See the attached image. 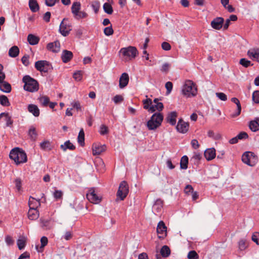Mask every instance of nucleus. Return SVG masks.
<instances>
[{"mask_svg": "<svg viewBox=\"0 0 259 259\" xmlns=\"http://www.w3.org/2000/svg\"><path fill=\"white\" fill-rule=\"evenodd\" d=\"M178 114L176 111H171L167 113L165 118L166 121L171 125H175L177 122Z\"/></svg>", "mask_w": 259, "mask_h": 259, "instance_id": "nucleus-13", "label": "nucleus"}, {"mask_svg": "<svg viewBox=\"0 0 259 259\" xmlns=\"http://www.w3.org/2000/svg\"><path fill=\"white\" fill-rule=\"evenodd\" d=\"M224 23V18L218 17L211 22L210 25L214 29L220 30L222 28Z\"/></svg>", "mask_w": 259, "mask_h": 259, "instance_id": "nucleus-12", "label": "nucleus"}, {"mask_svg": "<svg viewBox=\"0 0 259 259\" xmlns=\"http://www.w3.org/2000/svg\"><path fill=\"white\" fill-rule=\"evenodd\" d=\"M217 97L222 101H225L227 100V95L223 93H217Z\"/></svg>", "mask_w": 259, "mask_h": 259, "instance_id": "nucleus-64", "label": "nucleus"}, {"mask_svg": "<svg viewBox=\"0 0 259 259\" xmlns=\"http://www.w3.org/2000/svg\"><path fill=\"white\" fill-rule=\"evenodd\" d=\"M39 102L43 106H47L50 102V99L47 96H43L39 98Z\"/></svg>", "mask_w": 259, "mask_h": 259, "instance_id": "nucleus-47", "label": "nucleus"}, {"mask_svg": "<svg viewBox=\"0 0 259 259\" xmlns=\"http://www.w3.org/2000/svg\"><path fill=\"white\" fill-rule=\"evenodd\" d=\"M188 157L185 155L181 159L180 166L181 169H186L188 168Z\"/></svg>", "mask_w": 259, "mask_h": 259, "instance_id": "nucleus-38", "label": "nucleus"}, {"mask_svg": "<svg viewBox=\"0 0 259 259\" xmlns=\"http://www.w3.org/2000/svg\"><path fill=\"white\" fill-rule=\"evenodd\" d=\"M10 158L13 160L17 165L27 162V157L25 152L22 149L16 147L10 152Z\"/></svg>", "mask_w": 259, "mask_h": 259, "instance_id": "nucleus-1", "label": "nucleus"}, {"mask_svg": "<svg viewBox=\"0 0 259 259\" xmlns=\"http://www.w3.org/2000/svg\"><path fill=\"white\" fill-rule=\"evenodd\" d=\"M182 93L184 95L188 97L196 96L197 93L196 84L192 80H186L183 87Z\"/></svg>", "mask_w": 259, "mask_h": 259, "instance_id": "nucleus-4", "label": "nucleus"}, {"mask_svg": "<svg viewBox=\"0 0 259 259\" xmlns=\"http://www.w3.org/2000/svg\"><path fill=\"white\" fill-rule=\"evenodd\" d=\"M167 228L163 221H160L157 227V233L159 238H164L166 236Z\"/></svg>", "mask_w": 259, "mask_h": 259, "instance_id": "nucleus-11", "label": "nucleus"}, {"mask_svg": "<svg viewBox=\"0 0 259 259\" xmlns=\"http://www.w3.org/2000/svg\"><path fill=\"white\" fill-rule=\"evenodd\" d=\"M189 259H198L199 255L195 250L190 251L188 254Z\"/></svg>", "mask_w": 259, "mask_h": 259, "instance_id": "nucleus-49", "label": "nucleus"}, {"mask_svg": "<svg viewBox=\"0 0 259 259\" xmlns=\"http://www.w3.org/2000/svg\"><path fill=\"white\" fill-rule=\"evenodd\" d=\"M91 7L95 13L97 14L99 12L100 7V3L98 1H93L91 3Z\"/></svg>", "mask_w": 259, "mask_h": 259, "instance_id": "nucleus-43", "label": "nucleus"}, {"mask_svg": "<svg viewBox=\"0 0 259 259\" xmlns=\"http://www.w3.org/2000/svg\"><path fill=\"white\" fill-rule=\"evenodd\" d=\"M119 53L121 55L122 59L125 62L135 59L139 54L137 49L133 46L122 48L119 50Z\"/></svg>", "mask_w": 259, "mask_h": 259, "instance_id": "nucleus-2", "label": "nucleus"}, {"mask_svg": "<svg viewBox=\"0 0 259 259\" xmlns=\"http://www.w3.org/2000/svg\"><path fill=\"white\" fill-rule=\"evenodd\" d=\"M28 110L35 117H38L39 115V109L38 107L34 104H29L28 106Z\"/></svg>", "mask_w": 259, "mask_h": 259, "instance_id": "nucleus-28", "label": "nucleus"}, {"mask_svg": "<svg viewBox=\"0 0 259 259\" xmlns=\"http://www.w3.org/2000/svg\"><path fill=\"white\" fill-rule=\"evenodd\" d=\"M128 185L126 181H122L119 186L118 191L116 193V201L123 200L127 196L128 192Z\"/></svg>", "mask_w": 259, "mask_h": 259, "instance_id": "nucleus-6", "label": "nucleus"}, {"mask_svg": "<svg viewBox=\"0 0 259 259\" xmlns=\"http://www.w3.org/2000/svg\"><path fill=\"white\" fill-rule=\"evenodd\" d=\"M113 101L115 104H118L123 101V98L122 96L117 95L114 97Z\"/></svg>", "mask_w": 259, "mask_h": 259, "instance_id": "nucleus-58", "label": "nucleus"}, {"mask_svg": "<svg viewBox=\"0 0 259 259\" xmlns=\"http://www.w3.org/2000/svg\"><path fill=\"white\" fill-rule=\"evenodd\" d=\"M252 98L254 103H259V91H255L253 93Z\"/></svg>", "mask_w": 259, "mask_h": 259, "instance_id": "nucleus-51", "label": "nucleus"}, {"mask_svg": "<svg viewBox=\"0 0 259 259\" xmlns=\"http://www.w3.org/2000/svg\"><path fill=\"white\" fill-rule=\"evenodd\" d=\"M86 196L89 201L94 204H98L101 201V197L95 193L94 189H90Z\"/></svg>", "mask_w": 259, "mask_h": 259, "instance_id": "nucleus-9", "label": "nucleus"}, {"mask_svg": "<svg viewBox=\"0 0 259 259\" xmlns=\"http://www.w3.org/2000/svg\"><path fill=\"white\" fill-rule=\"evenodd\" d=\"M189 123L184 121L182 118L178 120L176 126L177 131L180 133L185 134L189 130Z\"/></svg>", "mask_w": 259, "mask_h": 259, "instance_id": "nucleus-10", "label": "nucleus"}, {"mask_svg": "<svg viewBox=\"0 0 259 259\" xmlns=\"http://www.w3.org/2000/svg\"><path fill=\"white\" fill-rule=\"evenodd\" d=\"M27 40L30 45H35L39 41V38L33 34H30L27 36Z\"/></svg>", "mask_w": 259, "mask_h": 259, "instance_id": "nucleus-30", "label": "nucleus"}, {"mask_svg": "<svg viewBox=\"0 0 259 259\" xmlns=\"http://www.w3.org/2000/svg\"><path fill=\"white\" fill-rule=\"evenodd\" d=\"M28 135L32 141H35L37 138V133L36 128L33 126H31L28 131Z\"/></svg>", "mask_w": 259, "mask_h": 259, "instance_id": "nucleus-33", "label": "nucleus"}, {"mask_svg": "<svg viewBox=\"0 0 259 259\" xmlns=\"http://www.w3.org/2000/svg\"><path fill=\"white\" fill-rule=\"evenodd\" d=\"M81 4L79 2H73L71 8V12L74 18L76 20L86 18L88 16V14L84 12L81 11Z\"/></svg>", "mask_w": 259, "mask_h": 259, "instance_id": "nucleus-5", "label": "nucleus"}, {"mask_svg": "<svg viewBox=\"0 0 259 259\" xmlns=\"http://www.w3.org/2000/svg\"><path fill=\"white\" fill-rule=\"evenodd\" d=\"M170 67V65L169 63H165L162 65L160 70L162 72L167 73L169 71Z\"/></svg>", "mask_w": 259, "mask_h": 259, "instance_id": "nucleus-57", "label": "nucleus"}, {"mask_svg": "<svg viewBox=\"0 0 259 259\" xmlns=\"http://www.w3.org/2000/svg\"><path fill=\"white\" fill-rule=\"evenodd\" d=\"M239 63L241 65L246 68L253 65L250 61L247 60L245 58L241 59Z\"/></svg>", "mask_w": 259, "mask_h": 259, "instance_id": "nucleus-46", "label": "nucleus"}, {"mask_svg": "<svg viewBox=\"0 0 259 259\" xmlns=\"http://www.w3.org/2000/svg\"><path fill=\"white\" fill-rule=\"evenodd\" d=\"M147 126L149 130H154L159 127V126L154 121L153 119H150L148 121L147 123Z\"/></svg>", "mask_w": 259, "mask_h": 259, "instance_id": "nucleus-41", "label": "nucleus"}, {"mask_svg": "<svg viewBox=\"0 0 259 259\" xmlns=\"http://www.w3.org/2000/svg\"><path fill=\"white\" fill-rule=\"evenodd\" d=\"M150 119H153L156 124L159 126L163 121V116L161 113L157 112L154 113L151 117Z\"/></svg>", "mask_w": 259, "mask_h": 259, "instance_id": "nucleus-25", "label": "nucleus"}, {"mask_svg": "<svg viewBox=\"0 0 259 259\" xmlns=\"http://www.w3.org/2000/svg\"><path fill=\"white\" fill-rule=\"evenodd\" d=\"M28 205L29 208L37 209L40 206V199H36L30 196L29 198Z\"/></svg>", "mask_w": 259, "mask_h": 259, "instance_id": "nucleus-21", "label": "nucleus"}, {"mask_svg": "<svg viewBox=\"0 0 259 259\" xmlns=\"http://www.w3.org/2000/svg\"><path fill=\"white\" fill-rule=\"evenodd\" d=\"M160 100L161 99L158 98H155L154 99L153 101H152L153 103L151 106V107H153V109H151V113H153L156 110L160 112L163 110L164 108L162 102H159Z\"/></svg>", "mask_w": 259, "mask_h": 259, "instance_id": "nucleus-15", "label": "nucleus"}, {"mask_svg": "<svg viewBox=\"0 0 259 259\" xmlns=\"http://www.w3.org/2000/svg\"><path fill=\"white\" fill-rule=\"evenodd\" d=\"M165 87L166 89V94L168 95L169 94L173 88V84L170 81H168L165 83Z\"/></svg>", "mask_w": 259, "mask_h": 259, "instance_id": "nucleus-53", "label": "nucleus"}, {"mask_svg": "<svg viewBox=\"0 0 259 259\" xmlns=\"http://www.w3.org/2000/svg\"><path fill=\"white\" fill-rule=\"evenodd\" d=\"M160 254L163 257H168L170 254V249L167 245H164L160 250Z\"/></svg>", "mask_w": 259, "mask_h": 259, "instance_id": "nucleus-37", "label": "nucleus"}, {"mask_svg": "<svg viewBox=\"0 0 259 259\" xmlns=\"http://www.w3.org/2000/svg\"><path fill=\"white\" fill-rule=\"evenodd\" d=\"M78 143L81 145L83 146L84 144V133L83 130L81 128L78 134L77 138Z\"/></svg>", "mask_w": 259, "mask_h": 259, "instance_id": "nucleus-40", "label": "nucleus"}, {"mask_svg": "<svg viewBox=\"0 0 259 259\" xmlns=\"http://www.w3.org/2000/svg\"><path fill=\"white\" fill-rule=\"evenodd\" d=\"M106 149V146L105 145L100 144H95L93 146V154L94 155H99Z\"/></svg>", "mask_w": 259, "mask_h": 259, "instance_id": "nucleus-16", "label": "nucleus"}, {"mask_svg": "<svg viewBox=\"0 0 259 259\" xmlns=\"http://www.w3.org/2000/svg\"><path fill=\"white\" fill-rule=\"evenodd\" d=\"M99 132L101 135H105L108 134V127L107 126H106L105 125H104V124L100 126Z\"/></svg>", "mask_w": 259, "mask_h": 259, "instance_id": "nucleus-55", "label": "nucleus"}, {"mask_svg": "<svg viewBox=\"0 0 259 259\" xmlns=\"http://www.w3.org/2000/svg\"><path fill=\"white\" fill-rule=\"evenodd\" d=\"M60 148L62 150L65 151L68 149L71 150H74L75 149V146L68 140L65 142L64 145H61Z\"/></svg>", "mask_w": 259, "mask_h": 259, "instance_id": "nucleus-34", "label": "nucleus"}, {"mask_svg": "<svg viewBox=\"0 0 259 259\" xmlns=\"http://www.w3.org/2000/svg\"><path fill=\"white\" fill-rule=\"evenodd\" d=\"M36 69L40 72H48L51 65L48 61L45 60L37 61L34 65Z\"/></svg>", "mask_w": 259, "mask_h": 259, "instance_id": "nucleus-8", "label": "nucleus"}, {"mask_svg": "<svg viewBox=\"0 0 259 259\" xmlns=\"http://www.w3.org/2000/svg\"><path fill=\"white\" fill-rule=\"evenodd\" d=\"M47 48L48 50L54 53H57L60 51V44L59 41L50 42L47 45Z\"/></svg>", "mask_w": 259, "mask_h": 259, "instance_id": "nucleus-17", "label": "nucleus"}, {"mask_svg": "<svg viewBox=\"0 0 259 259\" xmlns=\"http://www.w3.org/2000/svg\"><path fill=\"white\" fill-rule=\"evenodd\" d=\"M71 30V25L68 22L67 19H63L61 22L60 27L59 31L60 33L64 36H67L70 31Z\"/></svg>", "mask_w": 259, "mask_h": 259, "instance_id": "nucleus-7", "label": "nucleus"}, {"mask_svg": "<svg viewBox=\"0 0 259 259\" xmlns=\"http://www.w3.org/2000/svg\"><path fill=\"white\" fill-rule=\"evenodd\" d=\"M253 153L250 152H246L242 156V161L243 163L252 166L254 165V163L251 162V158H254Z\"/></svg>", "mask_w": 259, "mask_h": 259, "instance_id": "nucleus-14", "label": "nucleus"}, {"mask_svg": "<svg viewBox=\"0 0 259 259\" xmlns=\"http://www.w3.org/2000/svg\"><path fill=\"white\" fill-rule=\"evenodd\" d=\"M103 9L105 13L108 14H111L113 13V8L112 6L108 3H105L103 5Z\"/></svg>", "mask_w": 259, "mask_h": 259, "instance_id": "nucleus-42", "label": "nucleus"}, {"mask_svg": "<svg viewBox=\"0 0 259 259\" xmlns=\"http://www.w3.org/2000/svg\"><path fill=\"white\" fill-rule=\"evenodd\" d=\"M73 57V53L68 50H64L62 53L61 58L64 63L70 61Z\"/></svg>", "mask_w": 259, "mask_h": 259, "instance_id": "nucleus-24", "label": "nucleus"}, {"mask_svg": "<svg viewBox=\"0 0 259 259\" xmlns=\"http://www.w3.org/2000/svg\"><path fill=\"white\" fill-rule=\"evenodd\" d=\"M40 243H41V246L39 248H40V249H41V250H38V251H39V252L42 251L44 250V247L47 245V244L48 243V240L47 237H46L45 236L42 237L40 238Z\"/></svg>", "mask_w": 259, "mask_h": 259, "instance_id": "nucleus-45", "label": "nucleus"}, {"mask_svg": "<svg viewBox=\"0 0 259 259\" xmlns=\"http://www.w3.org/2000/svg\"><path fill=\"white\" fill-rule=\"evenodd\" d=\"M26 237L24 236L20 237L17 240V244L18 247L20 250L23 249L26 244Z\"/></svg>", "mask_w": 259, "mask_h": 259, "instance_id": "nucleus-31", "label": "nucleus"}, {"mask_svg": "<svg viewBox=\"0 0 259 259\" xmlns=\"http://www.w3.org/2000/svg\"><path fill=\"white\" fill-rule=\"evenodd\" d=\"M29 58L28 55H25L21 59L22 63L25 66H28L29 64Z\"/></svg>", "mask_w": 259, "mask_h": 259, "instance_id": "nucleus-62", "label": "nucleus"}, {"mask_svg": "<svg viewBox=\"0 0 259 259\" xmlns=\"http://www.w3.org/2000/svg\"><path fill=\"white\" fill-rule=\"evenodd\" d=\"M143 108L145 109L148 110V111H151V109H153V107H151L152 105V101L150 98H147L143 101Z\"/></svg>", "mask_w": 259, "mask_h": 259, "instance_id": "nucleus-36", "label": "nucleus"}, {"mask_svg": "<svg viewBox=\"0 0 259 259\" xmlns=\"http://www.w3.org/2000/svg\"><path fill=\"white\" fill-rule=\"evenodd\" d=\"M238 246L240 250H243L247 247V243L245 240L242 239L239 241Z\"/></svg>", "mask_w": 259, "mask_h": 259, "instance_id": "nucleus-48", "label": "nucleus"}, {"mask_svg": "<svg viewBox=\"0 0 259 259\" xmlns=\"http://www.w3.org/2000/svg\"><path fill=\"white\" fill-rule=\"evenodd\" d=\"M50 143L49 141H45L40 144V148L42 150L50 149Z\"/></svg>", "mask_w": 259, "mask_h": 259, "instance_id": "nucleus-50", "label": "nucleus"}, {"mask_svg": "<svg viewBox=\"0 0 259 259\" xmlns=\"http://www.w3.org/2000/svg\"><path fill=\"white\" fill-rule=\"evenodd\" d=\"M163 201L161 199H157L152 207V211L154 213H159L163 208Z\"/></svg>", "mask_w": 259, "mask_h": 259, "instance_id": "nucleus-20", "label": "nucleus"}, {"mask_svg": "<svg viewBox=\"0 0 259 259\" xmlns=\"http://www.w3.org/2000/svg\"><path fill=\"white\" fill-rule=\"evenodd\" d=\"M29 7L32 12H36L39 10V7L36 0H29Z\"/></svg>", "mask_w": 259, "mask_h": 259, "instance_id": "nucleus-29", "label": "nucleus"}, {"mask_svg": "<svg viewBox=\"0 0 259 259\" xmlns=\"http://www.w3.org/2000/svg\"><path fill=\"white\" fill-rule=\"evenodd\" d=\"M204 155L208 161L211 160L215 157V150L213 148L207 149L205 151Z\"/></svg>", "mask_w": 259, "mask_h": 259, "instance_id": "nucleus-22", "label": "nucleus"}, {"mask_svg": "<svg viewBox=\"0 0 259 259\" xmlns=\"http://www.w3.org/2000/svg\"><path fill=\"white\" fill-rule=\"evenodd\" d=\"M41 227L43 229L48 230L51 229L53 228V225L49 220H41Z\"/></svg>", "mask_w": 259, "mask_h": 259, "instance_id": "nucleus-39", "label": "nucleus"}, {"mask_svg": "<svg viewBox=\"0 0 259 259\" xmlns=\"http://www.w3.org/2000/svg\"><path fill=\"white\" fill-rule=\"evenodd\" d=\"M82 71H77L74 73L73 77L75 80L77 81H80L82 79Z\"/></svg>", "mask_w": 259, "mask_h": 259, "instance_id": "nucleus-52", "label": "nucleus"}, {"mask_svg": "<svg viewBox=\"0 0 259 259\" xmlns=\"http://www.w3.org/2000/svg\"><path fill=\"white\" fill-rule=\"evenodd\" d=\"M129 81V76L127 73H123L119 78V87L120 89L125 87Z\"/></svg>", "mask_w": 259, "mask_h": 259, "instance_id": "nucleus-18", "label": "nucleus"}, {"mask_svg": "<svg viewBox=\"0 0 259 259\" xmlns=\"http://www.w3.org/2000/svg\"><path fill=\"white\" fill-rule=\"evenodd\" d=\"M0 103L3 106L6 107L10 105L8 98L5 95L0 96Z\"/></svg>", "mask_w": 259, "mask_h": 259, "instance_id": "nucleus-44", "label": "nucleus"}, {"mask_svg": "<svg viewBox=\"0 0 259 259\" xmlns=\"http://www.w3.org/2000/svg\"><path fill=\"white\" fill-rule=\"evenodd\" d=\"M39 211L37 209L29 208L28 212V218L30 220H36L39 217Z\"/></svg>", "mask_w": 259, "mask_h": 259, "instance_id": "nucleus-27", "label": "nucleus"}, {"mask_svg": "<svg viewBox=\"0 0 259 259\" xmlns=\"http://www.w3.org/2000/svg\"><path fill=\"white\" fill-rule=\"evenodd\" d=\"M113 32L114 31L111 26L105 28L104 30V33L107 36H110L113 34Z\"/></svg>", "mask_w": 259, "mask_h": 259, "instance_id": "nucleus-54", "label": "nucleus"}, {"mask_svg": "<svg viewBox=\"0 0 259 259\" xmlns=\"http://www.w3.org/2000/svg\"><path fill=\"white\" fill-rule=\"evenodd\" d=\"M5 241L7 244L9 246L12 245L14 244V240L13 238L10 235H7L5 237Z\"/></svg>", "mask_w": 259, "mask_h": 259, "instance_id": "nucleus-63", "label": "nucleus"}, {"mask_svg": "<svg viewBox=\"0 0 259 259\" xmlns=\"http://www.w3.org/2000/svg\"><path fill=\"white\" fill-rule=\"evenodd\" d=\"M5 120L6 121V126L11 127L13 124V121L11 119V117L9 115L8 113L7 114V116H6L5 117Z\"/></svg>", "mask_w": 259, "mask_h": 259, "instance_id": "nucleus-56", "label": "nucleus"}, {"mask_svg": "<svg viewBox=\"0 0 259 259\" xmlns=\"http://www.w3.org/2000/svg\"><path fill=\"white\" fill-rule=\"evenodd\" d=\"M249 127L253 132H256L259 130V117L255 118L254 120L250 121L249 123Z\"/></svg>", "mask_w": 259, "mask_h": 259, "instance_id": "nucleus-26", "label": "nucleus"}, {"mask_svg": "<svg viewBox=\"0 0 259 259\" xmlns=\"http://www.w3.org/2000/svg\"><path fill=\"white\" fill-rule=\"evenodd\" d=\"M247 55L253 60L259 62V50L257 49H250L247 52Z\"/></svg>", "mask_w": 259, "mask_h": 259, "instance_id": "nucleus-23", "label": "nucleus"}, {"mask_svg": "<svg viewBox=\"0 0 259 259\" xmlns=\"http://www.w3.org/2000/svg\"><path fill=\"white\" fill-rule=\"evenodd\" d=\"M53 196L56 200L60 199L62 198L63 193L60 190H56L53 194Z\"/></svg>", "mask_w": 259, "mask_h": 259, "instance_id": "nucleus-60", "label": "nucleus"}, {"mask_svg": "<svg viewBox=\"0 0 259 259\" xmlns=\"http://www.w3.org/2000/svg\"><path fill=\"white\" fill-rule=\"evenodd\" d=\"M19 49L17 46H14L11 48L9 51V55L13 58H15L18 56Z\"/></svg>", "mask_w": 259, "mask_h": 259, "instance_id": "nucleus-35", "label": "nucleus"}, {"mask_svg": "<svg viewBox=\"0 0 259 259\" xmlns=\"http://www.w3.org/2000/svg\"><path fill=\"white\" fill-rule=\"evenodd\" d=\"M231 101L237 105V110L235 112L230 115L231 117L234 118L240 115L241 111V106L239 100L236 98H232Z\"/></svg>", "mask_w": 259, "mask_h": 259, "instance_id": "nucleus-19", "label": "nucleus"}, {"mask_svg": "<svg viewBox=\"0 0 259 259\" xmlns=\"http://www.w3.org/2000/svg\"><path fill=\"white\" fill-rule=\"evenodd\" d=\"M71 105L74 108L76 109L77 111L81 110V105L80 102L78 101L73 102L71 103Z\"/></svg>", "mask_w": 259, "mask_h": 259, "instance_id": "nucleus-61", "label": "nucleus"}, {"mask_svg": "<svg viewBox=\"0 0 259 259\" xmlns=\"http://www.w3.org/2000/svg\"><path fill=\"white\" fill-rule=\"evenodd\" d=\"M24 83V89L25 91L34 92L38 90L39 86L38 82L29 75H25L22 79Z\"/></svg>", "mask_w": 259, "mask_h": 259, "instance_id": "nucleus-3", "label": "nucleus"}, {"mask_svg": "<svg viewBox=\"0 0 259 259\" xmlns=\"http://www.w3.org/2000/svg\"><path fill=\"white\" fill-rule=\"evenodd\" d=\"M0 90L6 93H10L11 91V85L8 82L3 81L0 83Z\"/></svg>", "mask_w": 259, "mask_h": 259, "instance_id": "nucleus-32", "label": "nucleus"}, {"mask_svg": "<svg viewBox=\"0 0 259 259\" xmlns=\"http://www.w3.org/2000/svg\"><path fill=\"white\" fill-rule=\"evenodd\" d=\"M251 239L256 244L259 245V233L255 232L253 233L252 235Z\"/></svg>", "mask_w": 259, "mask_h": 259, "instance_id": "nucleus-59", "label": "nucleus"}]
</instances>
